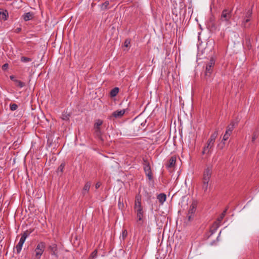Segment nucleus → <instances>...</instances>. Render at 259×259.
<instances>
[{
	"label": "nucleus",
	"mask_w": 259,
	"mask_h": 259,
	"mask_svg": "<svg viewBox=\"0 0 259 259\" xmlns=\"http://www.w3.org/2000/svg\"><path fill=\"white\" fill-rule=\"evenodd\" d=\"M141 197L137 196L134 205V210L136 213V226L137 228L140 227L143 223V216L144 211L141 205Z\"/></svg>",
	"instance_id": "1"
},
{
	"label": "nucleus",
	"mask_w": 259,
	"mask_h": 259,
	"mask_svg": "<svg viewBox=\"0 0 259 259\" xmlns=\"http://www.w3.org/2000/svg\"><path fill=\"white\" fill-rule=\"evenodd\" d=\"M212 174V167L208 166L203 171L202 189L206 192L208 188V184Z\"/></svg>",
	"instance_id": "2"
},
{
	"label": "nucleus",
	"mask_w": 259,
	"mask_h": 259,
	"mask_svg": "<svg viewBox=\"0 0 259 259\" xmlns=\"http://www.w3.org/2000/svg\"><path fill=\"white\" fill-rule=\"evenodd\" d=\"M46 247L45 243L44 242H39L34 249L35 259H40Z\"/></svg>",
	"instance_id": "3"
},
{
	"label": "nucleus",
	"mask_w": 259,
	"mask_h": 259,
	"mask_svg": "<svg viewBox=\"0 0 259 259\" xmlns=\"http://www.w3.org/2000/svg\"><path fill=\"white\" fill-rule=\"evenodd\" d=\"M232 10L229 9H225L222 12L220 20L222 21H225L228 23H230V19L232 17Z\"/></svg>",
	"instance_id": "4"
},
{
	"label": "nucleus",
	"mask_w": 259,
	"mask_h": 259,
	"mask_svg": "<svg viewBox=\"0 0 259 259\" xmlns=\"http://www.w3.org/2000/svg\"><path fill=\"white\" fill-rule=\"evenodd\" d=\"M215 63V61L213 58H211L209 62L206 66L205 75L206 77H209L212 72V68Z\"/></svg>",
	"instance_id": "5"
},
{
	"label": "nucleus",
	"mask_w": 259,
	"mask_h": 259,
	"mask_svg": "<svg viewBox=\"0 0 259 259\" xmlns=\"http://www.w3.org/2000/svg\"><path fill=\"white\" fill-rule=\"evenodd\" d=\"M234 126L235 123L233 121H232L231 123L227 127L226 131L223 138V141H226L229 139V137L232 134L233 130L234 128Z\"/></svg>",
	"instance_id": "6"
},
{
	"label": "nucleus",
	"mask_w": 259,
	"mask_h": 259,
	"mask_svg": "<svg viewBox=\"0 0 259 259\" xmlns=\"http://www.w3.org/2000/svg\"><path fill=\"white\" fill-rule=\"evenodd\" d=\"M28 237V234L27 232H24L22 235L18 244L16 246V249L17 253H19L22 249L23 245L26 239Z\"/></svg>",
	"instance_id": "7"
},
{
	"label": "nucleus",
	"mask_w": 259,
	"mask_h": 259,
	"mask_svg": "<svg viewBox=\"0 0 259 259\" xmlns=\"http://www.w3.org/2000/svg\"><path fill=\"white\" fill-rule=\"evenodd\" d=\"M144 169L145 170V172L146 174V175L148 176L149 180L152 179V172L151 170L150 166L149 165V163L145 161H144Z\"/></svg>",
	"instance_id": "8"
},
{
	"label": "nucleus",
	"mask_w": 259,
	"mask_h": 259,
	"mask_svg": "<svg viewBox=\"0 0 259 259\" xmlns=\"http://www.w3.org/2000/svg\"><path fill=\"white\" fill-rule=\"evenodd\" d=\"M252 11L251 9L248 10L245 12V17L244 18V20L242 22L244 27H246L245 24L250 21V18L252 16Z\"/></svg>",
	"instance_id": "9"
},
{
	"label": "nucleus",
	"mask_w": 259,
	"mask_h": 259,
	"mask_svg": "<svg viewBox=\"0 0 259 259\" xmlns=\"http://www.w3.org/2000/svg\"><path fill=\"white\" fill-rule=\"evenodd\" d=\"M49 250L51 251V254L56 257H58V248L56 244L52 243L49 246Z\"/></svg>",
	"instance_id": "10"
},
{
	"label": "nucleus",
	"mask_w": 259,
	"mask_h": 259,
	"mask_svg": "<svg viewBox=\"0 0 259 259\" xmlns=\"http://www.w3.org/2000/svg\"><path fill=\"white\" fill-rule=\"evenodd\" d=\"M213 145L206 143V145L203 147V151L202 152V154L208 155L211 152V151L213 148Z\"/></svg>",
	"instance_id": "11"
},
{
	"label": "nucleus",
	"mask_w": 259,
	"mask_h": 259,
	"mask_svg": "<svg viewBox=\"0 0 259 259\" xmlns=\"http://www.w3.org/2000/svg\"><path fill=\"white\" fill-rule=\"evenodd\" d=\"M125 113V110H116L112 113V116L115 118L121 117Z\"/></svg>",
	"instance_id": "12"
},
{
	"label": "nucleus",
	"mask_w": 259,
	"mask_h": 259,
	"mask_svg": "<svg viewBox=\"0 0 259 259\" xmlns=\"http://www.w3.org/2000/svg\"><path fill=\"white\" fill-rule=\"evenodd\" d=\"M196 210V204L193 203L190 206L187 214L195 215V213Z\"/></svg>",
	"instance_id": "13"
},
{
	"label": "nucleus",
	"mask_w": 259,
	"mask_h": 259,
	"mask_svg": "<svg viewBox=\"0 0 259 259\" xmlns=\"http://www.w3.org/2000/svg\"><path fill=\"white\" fill-rule=\"evenodd\" d=\"M176 161V157H175V156L171 157L168 162V163L167 164V167L168 168L173 167L175 165Z\"/></svg>",
	"instance_id": "14"
},
{
	"label": "nucleus",
	"mask_w": 259,
	"mask_h": 259,
	"mask_svg": "<svg viewBox=\"0 0 259 259\" xmlns=\"http://www.w3.org/2000/svg\"><path fill=\"white\" fill-rule=\"evenodd\" d=\"M8 17V12L7 10L0 9V19L6 20Z\"/></svg>",
	"instance_id": "15"
},
{
	"label": "nucleus",
	"mask_w": 259,
	"mask_h": 259,
	"mask_svg": "<svg viewBox=\"0 0 259 259\" xmlns=\"http://www.w3.org/2000/svg\"><path fill=\"white\" fill-rule=\"evenodd\" d=\"M166 196L163 193L160 194L157 196V199L159 202L162 204L166 200Z\"/></svg>",
	"instance_id": "16"
},
{
	"label": "nucleus",
	"mask_w": 259,
	"mask_h": 259,
	"mask_svg": "<svg viewBox=\"0 0 259 259\" xmlns=\"http://www.w3.org/2000/svg\"><path fill=\"white\" fill-rule=\"evenodd\" d=\"M23 17L25 21L31 20L33 18V14L31 12L27 13L23 16Z\"/></svg>",
	"instance_id": "17"
},
{
	"label": "nucleus",
	"mask_w": 259,
	"mask_h": 259,
	"mask_svg": "<svg viewBox=\"0 0 259 259\" xmlns=\"http://www.w3.org/2000/svg\"><path fill=\"white\" fill-rule=\"evenodd\" d=\"M118 92H119V88L117 87H115L110 91V96L111 97H114L117 95Z\"/></svg>",
	"instance_id": "18"
},
{
	"label": "nucleus",
	"mask_w": 259,
	"mask_h": 259,
	"mask_svg": "<svg viewBox=\"0 0 259 259\" xmlns=\"http://www.w3.org/2000/svg\"><path fill=\"white\" fill-rule=\"evenodd\" d=\"M227 209L226 208L224 211L222 213V214L220 215V216L218 219V223H220L222 220L224 219L225 215H226V212H227Z\"/></svg>",
	"instance_id": "19"
},
{
	"label": "nucleus",
	"mask_w": 259,
	"mask_h": 259,
	"mask_svg": "<svg viewBox=\"0 0 259 259\" xmlns=\"http://www.w3.org/2000/svg\"><path fill=\"white\" fill-rule=\"evenodd\" d=\"M109 5V3L108 1L105 2L104 3H103L101 5V9L102 10H106L109 9V8L108 7Z\"/></svg>",
	"instance_id": "20"
},
{
	"label": "nucleus",
	"mask_w": 259,
	"mask_h": 259,
	"mask_svg": "<svg viewBox=\"0 0 259 259\" xmlns=\"http://www.w3.org/2000/svg\"><path fill=\"white\" fill-rule=\"evenodd\" d=\"M14 81L16 82V85L19 87H20V88H23L25 85L24 82H22V81H21L20 80H15Z\"/></svg>",
	"instance_id": "21"
},
{
	"label": "nucleus",
	"mask_w": 259,
	"mask_h": 259,
	"mask_svg": "<svg viewBox=\"0 0 259 259\" xmlns=\"http://www.w3.org/2000/svg\"><path fill=\"white\" fill-rule=\"evenodd\" d=\"M194 215H191V214H187V219L185 221L186 223H190L194 218Z\"/></svg>",
	"instance_id": "22"
},
{
	"label": "nucleus",
	"mask_w": 259,
	"mask_h": 259,
	"mask_svg": "<svg viewBox=\"0 0 259 259\" xmlns=\"http://www.w3.org/2000/svg\"><path fill=\"white\" fill-rule=\"evenodd\" d=\"M103 122L101 120H98L95 124V128H100V126L102 124Z\"/></svg>",
	"instance_id": "23"
},
{
	"label": "nucleus",
	"mask_w": 259,
	"mask_h": 259,
	"mask_svg": "<svg viewBox=\"0 0 259 259\" xmlns=\"http://www.w3.org/2000/svg\"><path fill=\"white\" fill-rule=\"evenodd\" d=\"M90 186L91 183L90 182H87L83 187V191L88 192L90 190Z\"/></svg>",
	"instance_id": "24"
},
{
	"label": "nucleus",
	"mask_w": 259,
	"mask_h": 259,
	"mask_svg": "<svg viewBox=\"0 0 259 259\" xmlns=\"http://www.w3.org/2000/svg\"><path fill=\"white\" fill-rule=\"evenodd\" d=\"M32 59L30 58L23 56L21 58V61L23 62H28L31 61Z\"/></svg>",
	"instance_id": "25"
},
{
	"label": "nucleus",
	"mask_w": 259,
	"mask_h": 259,
	"mask_svg": "<svg viewBox=\"0 0 259 259\" xmlns=\"http://www.w3.org/2000/svg\"><path fill=\"white\" fill-rule=\"evenodd\" d=\"M69 114H67V113H63L62 114V116H61V118L64 120H67L69 119Z\"/></svg>",
	"instance_id": "26"
},
{
	"label": "nucleus",
	"mask_w": 259,
	"mask_h": 259,
	"mask_svg": "<svg viewBox=\"0 0 259 259\" xmlns=\"http://www.w3.org/2000/svg\"><path fill=\"white\" fill-rule=\"evenodd\" d=\"M218 135V132L217 131H215L213 134H211L210 136V138L211 139H213V140H215L216 138H217Z\"/></svg>",
	"instance_id": "27"
},
{
	"label": "nucleus",
	"mask_w": 259,
	"mask_h": 259,
	"mask_svg": "<svg viewBox=\"0 0 259 259\" xmlns=\"http://www.w3.org/2000/svg\"><path fill=\"white\" fill-rule=\"evenodd\" d=\"M18 108V106L16 104H10V109L12 111H15Z\"/></svg>",
	"instance_id": "28"
},
{
	"label": "nucleus",
	"mask_w": 259,
	"mask_h": 259,
	"mask_svg": "<svg viewBox=\"0 0 259 259\" xmlns=\"http://www.w3.org/2000/svg\"><path fill=\"white\" fill-rule=\"evenodd\" d=\"M95 134L99 138L101 139V131L100 128H95Z\"/></svg>",
	"instance_id": "29"
},
{
	"label": "nucleus",
	"mask_w": 259,
	"mask_h": 259,
	"mask_svg": "<svg viewBox=\"0 0 259 259\" xmlns=\"http://www.w3.org/2000/svg\"><path fill=\"white\" fill-rule=\"evenodd\" d=\"M258 137V133L256 132H254L252 137V142H254Z\"/></svg>",
	"instance_id": "30"
},
{
	"label": "nucleus",
	"mask_w": 259,
	"mask_h": 259,
	"mask_svg": "<svg viewBox=\"0 0 259 259\" xmlns=\"http://www.w3.org/2000/svg\"><path fill=\"white\" fill-rule=\"evenodd\" d=\"M97 250H95L91 254L90 257H92V258H95L97 256Z\"/></svg>",
	"instance_id": "31"
},
{
	"label": "nucleus",
	"mask_w": 259,
	"mask_h": 259,
	"mask_svg": "<svg viewBox=\"0 0 259 259\" xmlns=\"http://www.w3.org/2000/svg\"><path fill=\"white\" fill-rule=\"evenodd\" d=\"M214 142H215L214 140H213V139H211V138H209L207 143L214 146Z\"/></svg>",
	"instance_id": "32"
},
{
	"label": "nucleus",
	"mask_w": 259,
	"mask_h": 259,
	"mask_svg": "<svg viewBox=\"0 0 259 259\" xmlns=\"http://www.w3.org/2000/svg\"><path fill=\"white\" fill-rule=\"evenodd\" d=\"M64 166H65L64 164L62 163L58 167V170H60V171L62 172Z\"/></svg>",
	"instance_id": "33"
},
{
	"label": "nucleus",
	"mask_w": 259,
	"mask_h": 259,
	"mask_svg": "<svg viewBox=\"0 0 259 259\" xmlns=\"http://www.w3.org/2000/svg\"><path fill=\"white\" fill-rule=\"evenodd\" d=\"M130 44V41L128 39H126L124 42V46L125 47H128Z\"/></svg>",
	"instance_id": "34"
},
{
	"label": "nucleus",
	"mask_w": 259,
	"mask_h": 259,
	"mask_svg": "<svg viewBox=\"0 0 259 259\" xmlns=\"http://www.w3.org/2000/svg\"><path fill=\"white\" fill-rule=\"evenodd\" d=\"M8 66H9L8 64L6 63V64H4V65L2 66V69H3L4 70H6V69L8 68Z\"/></svg>",
	"instance_id": "35"
},
{
	"label": "nucleus",
	"mask_w": 259,
	"mask_h": 259,
	"mask_svg": "<svg viewBox=\"0 0 259 259\" xmlns=\"http://www.w3.org/2000/svg\"><path fill=\"white\" fill-rule=\"evenodd\" d=\"M127 234V232L126 230H124L122 231V237L123 238H124L125 237H126Z\"/></svg>",
	"instance_id": "36"
},
{
	"label": "nucleus",
	"mask_w": 259,
	"mask_h": 259,
	"mask_svg": "<svg viewBox=\"0 0 259 259\" xmlns=\"http://www.w3.org/2000/svg\"><path fill=\"white\" fill-rule=\"evenodd\" d=\"M224 145H225V142H222V143H221L219 145V146H220V148L221 149H222V148H223Z\"/></svg>",
	"instance_id": "37"
},
{
	"label": "nucleus",
	"mask_w": 259,
	"mask_h": 259,
	"mask_svg": "<svg viewBox=\"0 0 259 259\" xmlns=\"http://www.w3.org/2000/svg\"><path fill=\"white\" fill-rule=\"evenodd\" d=\"M100 186H101V184H100L99 182L97 183L96 184V185H95L96 188V189L99 188L100 187Z\"/></svg>",
	"instance_id": "38"
},
{
	"label": "nucleus",
	"mask_w": 259,
	"mask_h": 259,
	"mask_svg": "<svg viewBox=\"0 0 259 259\" xmlns=\"http://www.w3.org/2000/svg\"><path fill=\"white\" fill-rule=\"evenodd\" d=\"M21 29L20 28H18L16 29V32H19L21 31Z\"/></svg>",
	"instance_id": "39"
},
{
	"label": "nucleus",
	"mask_w": 259,
	"mask_h": 259,
	"mask_svg": "<svg viewBox=\"0 0 259 259\" xmlns=\"http://www.w3.org/2000/svg\"><path fill=\"white\" fill-rule=\"evenodd\" d=\"M118 205H119V207H121V206H123V204H121L120 201H119V204H118Z\"/></svg>",
	"instance_id": "40"
},
{
	"label": "nucleus",
	"mask_w": 259,
	"mask_h": 259,
	"mask_svg": "<svg viewBox=\"0 0 259 259\" xmlns=\"http://www.w3.org/2000/svg\"><path fill=\"white\" fill-rule=\"evenodd\" d=\"M10 78H11V79H12V80H14V76H10Z\"/></svg>",
	"instance_id": "41"
},
{
	"label": "nucleus",
	"mask_w": 259,
	"mask_h": 259,
	"mask_svg": "<svg viewBox=\"0 0 259 259\" xmlns=\"http://www.w3.org/2000/svg\"><path fill=\"white\" fill-rule=\"evenodd\" d=\"M89 259H94V258H92L91 257H90Z\"/></svg>",
	"instance_id": "42"
},
{
	"label": "nucleus",
	"mask_w": 259,
	"mask_h": 259,
	"mask_svg": "<svg viewBox=\"0 0 259 259\" xmlns=\"http://www.w3.org/2000/svg\"><path fill=\"white\" fill-rule=\"evenodd\" d=\"M217 228H219V225L217 224Z\"/></svg>",
	"instance_id": "43"
}]
</instances>
